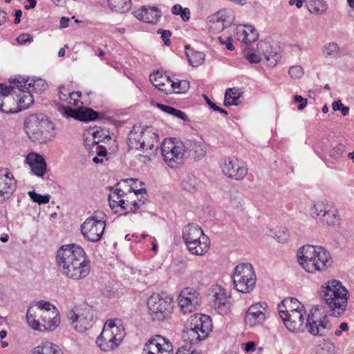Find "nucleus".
<instances>
[{"label": "nucleus", "mask_w": 354, "mask_h": 354, "mask_svg": "<svg viewBox=\"0 0 354 354\" xmlns=\"http://www.w3.org/2000/svg\"><path fill=\"white\" fill-rule=\"evenodd\" d=\"M183 239L187 250L195 256L205 255L210 248V240L197 225L188 224L183 230Z\"/></svg>", "instance_id": "nucleus-7"}, {"label": "nucleus", "mask_w": 354, "mask_h": 354, "mask_svg": "<svg viewBox=\"0 0 354 354\" xmlns=\"http://www.w3.org/2000/svg\"><path fill=\"white\" fill-rule=\"evenodd\" d=\"M339 220V212L333 203L328 210H327V213L323 215V216L319 219L323 224L330 226H333L337 224Z\"/></svg>", "instance_id": "nucleus-34"}, {"label": "nucleus", "mask_w": 354, "mask_h": 354, "mask_svg": "<svg viewBox=\"0 0 354 354\" xmlns=\"http://www.w3.org/2000/svg\"><path fill=\"white\" fill-rule=\"evenodd\" d=\"M127 195L124 192L120 189L115 188L109 196V203L112 209H118L121 204H124V198Z\"/></svg>", "instance_id": "nucleus-33"}, {"label": "nucleus", "mask_w": 354, "mask_h": 354, "mask_svg": "<svg viewBox=\"0 0 354 354\" xmlns=\"http://www.w3.org/2000/svg\"><path fill=\"white\" fill-rule=\"evenodd\" d=\"M142 141H145L144 150L148 153L147 157L155 153L158 149V135L151 127L142 129ZM149 159V158H148Z\"/></svg>", "instance_id": "nucleus-23"}, {"label": "nucleus", "mask_w": 354, "mask_h": 354, "mask_svg": "<svg viewBox=\"0 0 354 354\" xmlns=\"http://www.w3.org/2000/svg\"><path fill=\"white\" fill-rule=\"evenodd\" d=\"M279 315L283 322L284 325L288 330L292 333H297L303 330V324L301 322H297L296 320L290 318L284 314V310L281 309L279 310Z\"/></svg>", "instance_id": "nucleus-35"}, {"label": "nucleus", "mask_w": 354, "mask_h": 354, "mask_svg": "<svg viewBox=\"0 0 354 354\" xmlns=\"http://www.w3.org/2000/svg\"><path fill=\"white\" fill-rule=\"evenodd\" d=\"M28 194L33 202L37 203L39 205L48 203L50 198L48 194L41 195L36 193L35 191H30Z\"/></svg>", "instance_id": "nucleus-47"}, {"label": "nucleus", "mask_w": 354, "mask_h": 354, "mask_svg": "<svg viewBox=\"0 0 354 354\" xmlns=\"http://www.w3.org/2000/svg\"><path fill=\"white\" fill-rule=\"evenodd\" d=\"M221 167L225 176L236 180L243 179L248 174L245 163L234 156L225 158Z\"/></svg>", "instance_id": "nucleus-14"}, {"label": "nucleus", "mask_w": 354, "mask_h": 354, "mask_svg": "<svg viewBox=\"0 0 354 354\" xmlns=\"http://www.w3.org/2000/svg\"><path fill=\"white\" fill-rule=\"evenodd\" d=\"M181 187L187 192H192L196 188V178L194 176L187 174L182 178Z\"/></svg>", "instance_id": "nucleus-44"}, {"label": "nucleus", "mask_w": 354, "mask_h": 354, "mask_svg": "<svg viewBox=\"0 0 354 354\" xmlns=\"http://www.w3.org/2000/svg\"><path fill=\"white\" fill-rule=\"evenodd\" d=\"M245 59L252 64H258L261 62V57L255 53H248L245 55Z\"/></svg>", "instance_id": "nucleus-63"}, {"label": "nucleus", "mask_w": 354, "mask_h": 354, "mask_svg": "<svg viewBox=\"0 0 354 354\" xmlns=\"http://www.w3.org/2000/svg\"><path fill=\"white\" fill-rule=\"evenodd\" d=\"M157 107L165 113H167L171 115L176 117L183 120V121L188 120L185 113L180 110L176 109L171 106L165 105L163 104H157Z\"/></svg>", "instance_id": "nucleus-42"}, {"label": "nucleus", "mask_w": 354, "mask_h": 354, "mask_svg": "<svg viewBox=\"0 0 354 354\" xmlns=\"http://www.w3.org/2000/svg\"><path fill=\"white\" fill-rule=\"evenodd\" d=\"M185 154L194 160H201L206 154V146L202 140L189 139L183 142Z\"/></svg>", "instance_id": "nucleus-22"}, {"label": "nucleus", "mask_w": 354, "mask_h": 354, "mask_svg": "<svg viewBox=\"0 0 354 354\" xmlns=\"http://www.w3.org/2000/svg\"><path fill=\"white\" fill-rule=\"evenodd\" d=\"M209 28L216 32H221L226 27V25H223V24L211 21V19H209Z\"/></svg>", "instance_id": "nucleus-60"}, {"label": "nucleus", "mask_w": 354, "mask_h": 354, "mask_svg": "<svg viewBox=\"0 0 354 354\" xmlns=\"http://www.w3.org/2000/svg\"><path fill=\"white\" fill-rule=\"evenodd\" d=\"M257 48L259 52L263 54L268 66H274L277 64L281 57L277 52L273 50V48L268 43L259 41Z\"/></svg>", "instance_id": "nucleus-29"}, {"label": "nucleus", "mask_w": 354, "mask_h": 354, "mask_svg": "<svg viewBox=\"0 0 354 354\" xmlns=\"http://www.w3.org/2000/svg\"><path fill=\"white\" fill-rule=\"evenodd\" d=\"M315 12L317 14H323L327 10L326 3L322 0H316L315 2Z\"/></svg>", "instance_id": "nucleus-56"}, {"label": "nucleus", "mask_w": 354, "mask_h": 354, "mask_svg": "<svg viewBox=\"0 0 354 354\" xmlns=\"http://www.w3.org/2000/svg\"><path fill=\"white\" fill-rule=\"evenodd\" d=\"M227 18L228 16L225 10H220L209 17L211 21L223 24L226 26L228 24Z\"/></svg>", "instance_id": "nucleus-49"}, {"label": "nucleus", "mask_w": 354, "mask_h": 354, "mask_svg": "<svg viewBox=\"0 0 354 354\" xmlns=\"http://www.w3.org/2000/svg\"><path fill=\"white\" fill-rule=\"evenodd\" d=\"M70 89L65 86H60L58 88V95L59 100L64 101L66 97L70 95Z\"/></svg>", "instance_id": "nucleus-57"}, {"label": "nucleus", "mask_w": 354, "mask_h": 354, "mask_svg": "<svg viewBox=\"0 0 354 354\" xmlns=\"http://www.w3.org/2000/svg\"><path fill=\"white\" fill-rule=\"evenodd\" d=\"M212 330V319L204 314L192 315L187 323V330L183 332V337L189 345L182 346L176 354H201L192 350L191 346L206 339Z\"/></svg>", "instance_id": "nucleus-3"}, {"label": "nucleus", "mask_w": 354, "mask_h": 354, "mask_svg": "<svg viewBox=\"0 0 354 354\" xmlns=\"http://www.w3.org/2000/svg\"><path fill=\"white\" fill-rule=\"evenodd\" d=\"M105 215L102 212L95 214L88 217L81 225V232L83 236L88 241H99L105 230Z\"/></svg>", "instance_id": "nucleus-12"}, {"label": "nucleus", "mask_w": 354, "mask_h": 354, "mask_svg": "<svg viewBox=\"0 0 354 354\" xmlns=\"http://www.w3.org/2000/svg\"><path fill=\"white\" fill-rule=\"evenodd\" d=\"M171 88H173V93H185L189 88V82L187 80H178L177 82L171 80Z\"/></svg>", "instance_id": "nucleus-45"}, {"label": "nucleus", "mask_w": 354, "mask_h": 354, "mask_svg": "<svg viewBox=\"0 0 354 354\" xmlns=\"http://www.w3.org/2000/svg\"><path fill=\"white\" fill-rule=\"evenodd\" d=\"M235 37L241 43L248 44L257 41L259 34L251 25H239L236 28Z\"/></svg>", "instance_id": "nucleus-24"}, {"label": "nucleus", "mask_w": 354, "mask_h": 354, "mask_svg": "<svg viewBox=\"0 0 354 354\" xmlns=\"http://www.w3.org/2000/svg\"><path fill=\"white\" fill-rule=\"evenodd\" d=\"M218 39L221 44L225 45L227 50H233L234 49V47L232 43L231 37H228L226 40H224L221 37H219Z\"/></svg>", "instance_id": "nucleus-64"}, {"label": "nucleus", "mask_w": 354, "mask_h": 354, "mask_svg": "<svg viewBox=\"0 0 354 354\" xmlns=\"http://www.w3.org/2000/svg\"><path fill=\"white\" fill-rule=\"evenodd\" d=\"M333 203L326 200H320L315 201L313 206L310 208V214L313 217L319 220L327 213V210L333 205Z\"/></svg>", "instance_id": "nucleus-32"}, {"label": "nucleus", "mask_w": 354, "mask_h": 354, "mask_svg": "<svg viewBox=\"0 0 354 354\" xmlns=\"http://www.w3.org/2000/svg\"><path fill=\"white\" fill-rule=\"evenodd\" d=\"M281 309L304 310V306L295 298L284 299L281 305H279V311Z\"/></svg>", "instance_id": "nucleus-41"}, {"label": "nucleus", "mask_w": 354, "mask_h": 354, "mask_svg": "<svg viewBox=\"0 0 354 354\" xmlns=\"http://www.w3.org/2000/svg\"><path fill=\"white\" fill-rule=\"evenodd\" d=\"M284 314L290 317V318L296 320L297 322H304V310H284Z\"/></svg>", "instance_id": "nucleus-48"}, {"label": "nucleus", "mask_w": 354, "mask_h": 354, "mask_svg": "<svg viewBox=\"0 0 354 354\" xmlns=\"http://www.w3.org/2000/svg\"><path fill=\"white\" fill-rule=\"evenodd\" d=\"M186 55L189 65L194 67H198L201 65L205 58V55L203 53L193 50H189L186 52Z\"/></svg>", "instance_id": "nucleus-38"}, {"label": "nucleus", "mask_w": 354, "mask_h": 354, "mask_svg": "<svg viewBox=\"0 0 354 354\" xmlns=\"http://www.w3.org/2000/svg\"><path fill=\"white\" fill-rule=\"evenodd\" d=\"M82 93L80 92H70V95L66 97V100L64 102L73 106H77L79 102V99L81 97Z\"/></svg>", "instance_id": "nucleus-53"}, {"label": "nucleus", "mask_w": 354, "mask_h": 354, "mask_svg": "<svg viewBox=\"0 0 354 354\" xmlns=\"http://www.w3.org/2000/svg\"><path fill=\"white\" fill-rule=\"evenodd\" d=\"M56 264L63 276L73 281L86 278L91 270L90 261L86 259L84 250L76 244L61 246L57 252Z\"/></svg>", "instance_id": "nucleus-1"}, {"label": "nucleus", "mask_w": 354, "mask_h": 354, "mask_svg": "<svg viewBox=\"0 0 354 354\" xmlns=\"http://www.w3.org/2000/svg\"><path fill=\"white\" fill-rule=\"evenodd\" d=\"M67 317L71 320L74 329L80 333L91 328L94 322L93 310L86 304L75 306L69 310Z\"/></svg>", "instance_id": "nucleus-13"}, {"label": "nucleus", "mask_w": 354, "mask_h": 354, "mask_svg": "<svg viewBox=\"0 0 354 354\" xmlns=\"http://www.w3.org/2000/svg\"><path fill=\"white\" fill-rule=\"evenodd\" d=\"M93 136L94 137L93 144H94V147H96L95 151H96L97 155L100 157L106 156V153H107L106 147L101 146V145H98L99 140H95V138H96V133L95 132L93 133Z\"/></svg>", "instance_id": "nucleus-55"}, {"label": "nucleus", "mask_w": 354, "mask_h": 354, "mask_svg": "<svg viewBox=\"0 0 354 354\" xmlns=\"http://www.w3.org/2000/svg\"><path fill=\"white\" fill-rule=\"evenodd\" d=\"M99 113L89 108L78 109V118L81 121H92L97 119Z\"/></svg>", "instance_id": "nucleus-43"}, {"label": "nucleus", "mask_w": 354, "mask_h": 354, "mask_svg": "<svg viewBox=\"0 0 354 354\" xmlns=\"http://www.w3.org/2000/svg\"><path fill=\"white\" fill-rule=\"evenodd\" d=\"M288 73L290 77L294 79L301 78L304 73L303 68L299 65L291 66L288 71Z\"/></svg>", "instance_id": "nucleus-52"}, {"label": "nucleus", "mask_w": 354, "mask_h": 354, "mask_svg": "<svg viewBox=\"0 0 354 354\" xmlns=\"http://www.w3.org/2000/svg\"><path fill=\"white\" fill-rule=\"evenodd\" d=\"M178 302L184 314L192 313L200 306L201 296L196 289L186 287L180 292Z\"/></svg>", "instance_id": "nucleus-15"}, {"label": "nucleus", "mask_w": 354, "mask_h": 354, "mask_svg": "<svg viewBox=\"0 0 354 354\" xmlns=\"http://www.w3.org/2000/svg\"><path fill=\"white\" fill-rule=\"evenodd\" d=\"M26 321L29 326L35 330L51 331L59 324V313L53 304L41 300L35 306L28 308Z\"/></svg>", "instance_id": "nucleus-2"}, {"label": "nucleus", "mask_w": 354, "mask_h": 354, "mask_svg": "<svg viewBox=\"0 0 354 354\" xmlns=\"http://www.w3.org/2000/svg\"><path fill=\"white\" fill-rule=\"evenodd\" d=\"M173 299L165 294H153L147 301L149 315L153 321H163L171 313Z\"/></svg>", "instance_id": "nucleus-11"}, {"label": "nucleus", "mask_w": 354, "mask_h": 354, "mask_svg": "<svg viewBox=\"0 0 354 354\" xmlns=\"http://www.w3.org/2000/svg\"><path fill=\"white\" fill-rule=\"evenodd\" d=\"M149 80L153 85L159 91L166 94L173 93V88H171V79L157 71L149 76Z\"/></svg>", "instance_id": "nucleus-27"}, {"label": "nucleus", "mask_w": 354, "mask_h": 354, "mask_svg": "<svg viewBox=\"0 0 354 354\" xmlns=\"http://www.w3.org/2000/svg\"><path fill=\"white\" fill-rule=\"evenodd\" d=\"M60 113L67 118H73L77 120L78 118V110L72 109L69 106H62L59 108Z\"/></svg>", "instance_id": "nucleus-50"}, {"label": "nucleus", "mask_w": 354, "mask_h": 354, "mask_svg": "<svg viewBox=\"0 0 354 354\" xmlns=\"http://www.w3.org/2000/svg\"><path fill=\"white\" fill-rule=\"evenodd\" d=\"M328 322L325 318L322 319L315 314L308 316L306 326L308 331L313 335H322L326 332Z\"/></svg>", "instance_id": "nucleus-26"}, {"label": "nucleus", "mask_w": 354, "mask_h": 354, "mask_svg": "<svg viewBox=\"0 0 354 354\" xmlns=\"http://www.w3.org/2000/svg\"><path fill=\"white\" fill-rule=\"evenodd\" d=\"M345 151V146L338 144L330 151V156L333 159H338L342 157Z\"/></svg>", "instance_id": "nucleus-51"}, {"label": "nucleus", "mask_w": 354, "mask_h": 354, "mask_svg": "<svg viewBox=\"0 0 354 354\" xmlns=\"http://www.w3.org/2000/svg\"><path fill=\"white\" fill-rule=\"evenodd\" d=\"M109 6L112 10L126 12L131 6V0H108Z\"/></svg>", "instance_id": "nucleus-39"}, {"label": "nucleus", "mask_w": 354, "mask_h": 354, "mask_svg": "<svg viewBox=\"0 0 354 354\" xmlns=\"http://www.w3.org/2000/svg\"><path fill=\"white\" fill-rule=\"evenodd\" d=\"M239 92L236 88H227L225 94L224 105L230 106L232 105H237L239 102Z\"/></svg>", "instance_id": "nucleus-40"}, {"label": "nucleus", "mask_w": 354, "mask_h": 354, "mask_svg": "<svg viewBox=\"0 0 354 354\" xmlns=\"http://www.w3.org/2000/svg\"><path fill=\"white\" fill-rule=\"evenodd\" d=\"M17 41L19 44H25L27 42H31L32 41V37L29 34H21L17 37Z\"/></svg>", "instance_id": "nucleus-62"}, {"label": "nucleus", "mask_w": 354, "mask_h": 354, "mask_svg": "<svg viewBox=\"0 0 354 354\" xmlns=\"http://www.w3.org/2000/svg\"><path fill=\"white\" fill-rule=\"evenodd\" d=\"M30 354H64L60 347L50 342H41L35 346Z\"/></svg>", "instance_id": "nucleus-31"}, {"label": "nucleus", "mask_w": 354, "mask_h": 354, "mask_svg": "<svg viewBox=\"0 0 354 354\" xmlns=\"http://www.w3.org/2000/svg\"><path fill=\"white\" fill-rule=\"evenodd\" d=\"M158 32L161 34V38L164 41L165 44L167 46H169L171 44L169 37L171 35V32L169 30H159Z\"/></svg>", "instance_id": "nucleus-59"}, {"label": "nucleus", "mask_w": 354, "mask_h": 354, "mask_svg": "<svg viewBox=\"0 0 354 354\" xmlns=\"http://www.w3.org/2000/svg\"><path fill=\"white\" fill-rule=\"evenodd\" d=\"M138 194L141 195L140 198L138 199L130 201L127 196L126 198H124V204H121L122 205L120 206V210L115 209V212H120L121 214L136 212L145 205V201L147 200L146 190L145 189L134 190V195L137 196Z\"/></svg>", "instance_id": "nucleus-20"}, {"label": "nucleus", "mask_w": 354, "mask_h": 354, "mask_svg": "<svg viewBox=\"0 0 354 354\" xmlns=\"http://www.w3.org/2000/svg\"><path fill=\"white\" fill-rule=\"evenodd\" d=\"M20 93L17 95V102L19 104V109H26L33 103V97L32 95L31 91H19Z\"/></svg>", "instance_id": "nucleus-36"}, {"label": "nucleus", "mask_w": 354, "mask_h": 354, "mask_svg": "<svg viewBox=\"0 0 354 354\" xmlns=\"http://www.w3.org/2000/svg\"><path fill=\"white\" fill-rule=\"evenodd\" d=\"M142 354H173V346L165 338L158 336L145 344Z\"/></svg>", "instance_id": "nucleus-17"}, {"label": "nucleus", "mask_w": 354, "mask_h": 354, "mask_svg": "<svg viewBox=\"0 0 354 354\" xmlns=\"http://www.w3.org/2000/svg\"><path fill=\"white\" fill-rule=\"evenodd\" d=\"M142 129L134 126L129 133L127 144L130 149H143L145 141H142Z\"/></svg>", "instance_id": "nucleus-30"}, {"label": "nucleus", "mask_w": 354, "mask_h": 354, "mask_svg": "<svg viewBox=\"0 0 354 354\" xmlns=\"http://www.w3.org/2000/svg\"><path fill=\"white\" fill-rule=\"evenodd\" d=\"M212 292L215 310L222 315L228 314L230 311L231 303L230 298L227 295L225 290L221 286H216L213 288Z\"/></svg>", "instance_id": "nucleus-21"}, {"label": "nucleus", "mask_w": 354, "mask_h": 354, "mask_svg": "<svg viewBox=\"0 0 354 354\" xmlns=\"http://www.w3.org/2000/svg\"><path fill=\"white\" fill-rule=\"evenodd\" d=\"M241 346L243 349L247 353H250L256 351V344L254 342L243 343Z\"/></svg>", "instance_id": "nucleus-61"}, {"label": "nucleus", "mask_w": 354, "mask_h": 354, "mask_svg": "<svg viewBox=\"0 0 354 354\" xmlns=\"http://www.w3.org/2000/svg\"><path fill=\"white\" fill-rule=\"evenodd\" d=\"M16 86L15 84L12 86H8L4 84H0V111L4 113H15L16 111H13L11 109H3L4 100L9 97V95L13 91Z\"/></svg>", "instance_id": "nucleus-37"}, {"label": "nucleus", "mask_w": 354, "mask_h": 354, "mask_svg": "<svg viewBox=\"0 0 354 354\" xmlns=\"http://www.w3.org/2000/svg\"><path fill=\"white\" fill-rule=\"evenodd\" d=\"M161 152L165 162L171 168L181 165L186 155L183 142L171 138L164 140Z\"/></svg>", "instance_id": "nucleus-9"}, {"label": "nucleus", "mask_w": 354, "mask_h": 354, "mask_svg": "<svg viewBox=\"0 0 354 354\" xmlns=\"http://www.w3.org/2000/svg\"><path fill=\"white\" fill-rule=\"evenodd\" d=\"M297 261L306 272L323 271L330 263L329 252L322 246L305 245L297 251Z\"/></svg>", "instance_id": "nucleus-5"}, {"label": "nucleus", "mask_w": 354, "mask_h": 354, "mask_svg": "<svg viewBox=\"0 0 354 354\" xmlns=\"http://www.w3.org/2000/svg\"><path fill=\"white\" fill-rule=\"evenodd\" d=\"M294 100L295 102L299 103V104L297 106V109L299 111L303 110L307 105V99L304 98L301 95H295L294 96Z\"/></svg>", "instance_id": "nucleus-58"}, {"label": "nucleus", "mask_w": 354, "mask_h": 354, "mask_svg": "<svg viewBox=\"0 0 354 354\" xmlns=\"http://www.w3.org/2000/svg\"><path fill=\"white\" fill-rule=\"evenodd\" d=\"M10 83L15 84L16 88L19 91H27L30 90L31 91L41 92L46 90L48 85L46 81L41 78L36 80H30L29 78L19 76L10 81Z\"/></svg>", "instance_id": "nucleus-18"}, {"label": "nucleus", "mask_w": 354, "mask_h": 354, "mask_svg": "<svg viewBox=\"0 0 354 354\" xmlns=\"http://www.w3.org/2000/svg\"><path fill=\"white\" fill-rule=\"evenodd\" d=\"M133 15L138 19L149 24L157 23L160 17L161 12L156 7H141L136 10Z\"/></svg>", "instance_id": "nucleus-25"}, {"label": "nucleus", "mask_w": 354, "mask_h": 354, "mask_svg": "<svg viewBox=\"0 0 354 354\" xmlns=\"http://www.w3.org/2000/svg\"><path fill=\"white\" fill-rule=\"evenodd\" d=\"M275 239L279 243H285L289 239V232L287 229L279 230L275 232Z\"/></svg>", "instance_id": "nucleus-54"}, {"label": "nucleus", "mask_w": 354, "mask_h": 354, "mask_svg": "<svg viewBox=\"0 0 354 354\" xmlns=\"http://www.w3.org/2000/svg\"><path fill=\"white\" fill-rule=\"evenodd\" d=\"M319 295L323 304L334 316H341L348 305V292L337 279L329 280L320 287Z\"/></svg>", "instance_id": "nucleus-4"}, {"label": "nucleus", "mask_w": 354, "mask_h": 354, "mask_svg": "<svg viewBox=\"0 0 354 354\" xmlns=\"http://www.w3.org/2000/svg\"><path fill=\"white\" fill-rule=\"evenodd\" d=\"M323 53L326 57L335 58L339 53V47L336 43L326 44L323 50Z\"/></svg>", "instance_id": "nucleus-46"}, {"label": "nucleus", "mask_w": 354, "mask_h": 354, "mask_svg": "<svg viewBox=\"0 0 354 354\" xmlns=\"http://www.w3.org/2000/svg\"><path fill=\"white\" fill-rule=\"evenodd\" d=\"M26 134L34 142H43L54 133V123L44 114H33L24 121Z\"/></svg>", "instance_id": "nucleus-6"}, {"label": "nucleus", "mask_w": 354, "mask_h": 354, "mask_svg": "<svg viewBox=\"0 0 354 354\" xmlns=\"http://www.w3.org/2000/svg\"><path fill=\"white\" fill-rule=\"evenodd\" d=\"M269 315L268 306L264 302L251 305L245 315V323L250 327L262 325Z\"/></svg>", "instance_id": "nucleus-16"}, {"label": "nucleus", "mask_w": 354, "mask_h": 354, "mask_svg": "<svg viewBox=\"0 0 354 354\" xmlns=\"http://www.w3.org/2000/svg\"><path fill=\"white\" fill-rule=\"evenodd\" d=\"M27 164L33 174L37 176H42L46 171V165L42 156L32 153L26 158Z\"/></svg>", "instance_id": "nucleus-28"}, {"label": "nucleus", "mask_w": 354, "mask_h": 354, "mask_svg": "<svg viewBox=\"0 0 354 354\" xmlns=\"http://www.w3.org/2000/svg\"><path fill=\"white\" fill-rule=\"evenodd\" d=\"M16 182L7 168L0 169V202L8 198L15 189Z\"/></svg>", "instance_id": "nucleus-19"}, {"label": "nucleus", "mask_w": 354, "mask_h": 354, "mask_svg": "<svg viewBox=\"0 0 354 354\" xmlns=\"http://www.w3.org/2000/svg\"><path fill=\"white\" fill-rule=\"evenodd\" d=\"M125 335L124 328L117 326L113 321L106 322L96 340L99 348L105 352L113 351L122 342Z\"/></svg>", "instance_id": "nucleus-8"}, {"label": "nucleus", "mask_w": 354, "mask_h": 354, "mask_svg": "<svg viewBox=\"0 0 354 354\" xmlns=\"http://www.w3.org/2000/svg\"><path fill=\"white\" fill-rule=\"evenodd\" d=\"M256 281V274L251 264L241 263L234 268L233 282L239 292H250L255 287Z\"/></svg>", "instance_id": "nucleus-10"}]
</instances>
